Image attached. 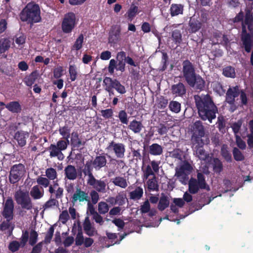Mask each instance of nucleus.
Instances as JSON below:
<instances>
[{"instance_id": "a878e982", "label": "nucleus", "mask_w": 253, "mask_h": 253, "mask_svg": "<svg viewBox=\"0 0 253 253\" xmlns=\"http://www.w3.org/2000/svg\"><path fill=\"white\" fill-rule=\"evenodd\" d=\"M106 164V159L103 156L96 157L93 162V166L96 169H99L104 167Z\"/></svg>"}, {"instance_id": "b1692460", "label": "nucleus", "mask_w": 253, "mask_h": 253, "mask_svg": "<svg viewBox=\"0 0 253 253\" xmlns=\"http://www.w3.org/2000/svg\"><path fill=\"white\" fill-rule=\"evenodd\" d=\"M5 107L13 113H18L21 111V106L17 101H12L5 105Z\"/></svg>"}, {"instance_id": "2eb2a0df", "label": "nucleus", "mask_w": 253, "mask_h": 253, "mask_svg": "<svg viewBox=\"0 0 253 253\" xmlns=\"http://www.w3.org/2000/svg\"><path fill=\"white\" fill-rule=\"evenodd\" d=\"M239 94V90L237 86L230 87L226 93V100L227 102L230 104H233L235 101V98L237 97Z\"/></svg>"}, {"instance_id": "79ce46f5", "label": "nucleus", "mask_w": 253, "mask_h": 253, "mask_svg": "<svg viewBox=\"0 0 253 253\" xmlns=\"http://www.w3.org/2000/svg\"><path fill=\"white\" fill-rule=\"evenodd\" d=\"M109 210L108 204L104 202H101L98 204V210L100 214L107 213Z\"/></svg>"}, {"instance_id": "a19ab883", "label": "nucleus", "mask_w": 253, "mask_h": 253, "mask_svg": "<svg viewBox=\"0 0 253 253\" xmlns=\"http://www.w3.org/2000/svg\"><path fill=\"white\" fill-rule=\"evenodd\" d=\"M169 108L171 111L177 113L180 111L181 105L179 102L172 101L169 103Z\"/></svg>"}, {"instance_id": "1a4fd4ad", "label": "nucleus", "mask_w": 253, "mask_h": 253, "mask_svg": "<svg viewBox=\"0 0 253 253\" xmlns=\"http://www.w3.org/2000/svg\"><path fill=\"white\" fill-rule=\"evenodd\" d=\"M205 135L204 126L201 122L196 121L193 126V134L192 137V143H199L204 145L202 137Z\"/></svg>"}, {"instance_id": "a18cd8bd", "label": "nucleus", "mask_w": 253, "mask_h": 253, "mask_svg": "<svg viewBox=\"0 0 253 253\" xmlns=\"http://www.w3.org/2000/svg\"><path fill=\"white\" fill-rule=\"evenodd\" d=\"M84 41V36L81 34L79 36L78 38L76 40L75 43L73 46V49H76L78 50L80 49L83 45V42Z\"/></svg>"}, {"instance_id": "20e7f679", "label": "nucleus", "mask_w": 253, "mask_h": 253, "mask_svg": "<svg viewBox=\"0 0 253 253\" xmlns=\"http://www.w3.org/2000/svg\"><path fill=\"white\" fill-rule=\"evenodd\" d=\"M201 189L208 191L210 190L209 186L206 182L204 175L198 171L197 179L192 177L188 181V191L192 194H195Z\"/></svg>"}, {"instance_id": "39448f33", "label": "nucleus", "mask_w": 253, "mask_h": 253, "mask_svg": "<svg viewBox=\"0 0 253 253\" xmlns=\"http://www.w3.org/2000/svg\"><path fill=\"white\" fill-rule=\"evenodd\" d=\"M192 166L187 161L182 162L175 168V176L183 184H186L188 180V175L192 171Z\"/></svg>"}, {"instance_id": "f03ea898", "label": "nucleus", "mask_w": 253, "mask_h": 253, "mask_svg": "<svg viewBox=\"0 0 253 253\" xmlns=\"http://www.w3.org/2000/svg\"><path fill=\"white\" fill-rule=\"evenodd\" d=\"M21 20L28 23L33 24L41 22V10L39 6L34 3H28L20 14Z\"/></svg>"}, {"instance_id": "c03bdc74", "label": "nucleus", "mask_w": 253, "mask_h": 253, "mask_svg": "<svg viewBox=\"0 0 253 253\" xmlns=\"http://www.w3.org/2000/svg\"><path fill=\"white\" fill-rule=\"evenodd\" d=\"M138 12V7L135 5H131L127 13L129 19H132Z\"/></svg>"}, {"instance_id": "bb28decb", "label": "nucleus", "mask_w": 253, "mask_h": 253, "mask_svg": "<svg viewBox=\"0 0 253 253\" xmlns=\"http://www.w3.org/2000/svg\"><path fill=\"white\" fill-rule=\"evenodd\" d=\"M121 30L119 28H115L109 33V42L111 43L115 42L120 39Z\"/></svg>"}, {"instance_id": "aec40b11", "label": "nucleus", "mask_w": 253, "mask_h": 253, "mask_svg": "<svg viewBox=\"0 0 253 253\" xmlns=\"http://www.w3.org/2000/svg\"><path fill=\"white\" fill-rule=\"evenodd\" d=\"M84 229L89 236H93L96 233V231L92 226L89 217H86L83 224Z\"/></svg>"}, {"instance_id": "774afa93", "label": "nucleus", "mask_w": 253, "mask_h": 253, "mask_svg": "<svg viewBox=\"0 0 253 253\" xmlns=\"http://www.w3.org/2000/svg\"><path fill=\"white\" fill-rule=\"evenodd\" d=\"M91 213L93 214V218L96 222L100 224H102V223L103 222V220L101 215H100L99 214H98V213L94 211H91Z\"/></svg>"}, {"instance_id": "a211bd4d", "label": "nucleus", "mask_w": 253, "mask_h": 253, "mask_svg": "<svg viewBox=\"0 0 253 253\" xmlns=\"http://www.w3.org/2000/svg\"><path fill=\"white\" fill-rule=\"evenodd\" d=\"M88 198L87 193L82 191L81 189H77L72 197V202L75 203L77 201L83 202L87 201Z\"/></svg>"}, {"instance_id": "473e14b6", "label": "nucleus", "mask_w": 253, "mask_h": 253, "mask_svg": "<svg viewBox=\"0 0 253 253\" xmlns=\"http://www.w3.org/2000/svg\"><path fill=\"white\" fill-rule=\"evenodd\" d=\"M169 204L168 198L166 196H162L160 199L158 208L159 210L162 211L167 208Z\"/></svg>"}, {"instance_id": "c85d7f7f", "label": "nucleus", "mask_w": 253, "mask_h": 253, "mask_svg": "<svg viewBox=\"0 0 253 253\" xmlns=\"http://www.w3.org/2000/svg\"><path fill=\"white\" fill-rule=\"evenodd\" d=\"M49 150L50 151V156L51 157L58 156L59 159L62 160L63 159V155L61 153V151L54 144L50 145Z\"/></svg>"}, {"instance_id": "864d4df0", "label": "nucleus", "mask_w": 253, "mask_h": 253, "mask_svg": "<svg viewBox=\"0 0 253 253\" xmlns=\"http://www.w3.org/2000/svg\"><path fill=\"white\" fill-rule=\"evenodd\" d=\"M118 117L121 121V122L124 124H127L128 123V119H127V115L126 113L124 111H120L119 113Z\"/></svg>"}, {"instance_id": "4c0bfd02", "label": "nucleus", "mask_w": 253, "mask_h": 253, "mask_svg": "<svg viewBox=\"0 0 253 253\" xmlns=\"http://www.w3.org/2000/svg\"><path fill=\"white\" fill-rule=\"evenodd\" d=\"M115 80H113L109 77H105L103 80V86L105 90H110V88H113Z\"/></svg>"}, {"instance_id": "412c9836", "label": "nucleus", "mask_w": 253, "mask_h": 253, "mask_svg": "<svg viewBox=\"0 0 253 253\" xmlns=\"http://www.w3.org/2000/svg\"><path fill=\"white\" fill-rule=\"evenodd\" d=\"M189 25L190 27L189 30L190 32L196 33L201 28L202 23L198 20L194 18H191Z\"/></svg>"}, {"instance_id": "e2e57ef3", "label": "nucleus", "mask_w": 253, "mask_h": 253, "mask_svg": "<svg viewBox=\"0 0 253 253\" xmlns=\"http://www.w3.org/2000/svg\"><path fill=\"white\" fill-rule=\"evenodd\" d=\"M58 202L54 199H51L46 202L44 206L45 209L50 208L53 206H56Z\"/></svg>"}, {"instance_id": "6ab92c4d", "label": "nucleus", "mask_w": 253, "mask_h": 253, "mask_svg": "<svg viewBox=\"0 0 253 253\" xmlns=\"http://www.w3.org/2000/svg\"><path fill=\"white\" fill-rule=\"evenodd\" d=\"M185 205V202L182 198H175L172 200L170 205V210L174 213L178 212V208H182Z\"/></svg>"}, {"instance_id": "58836bf2", "label": "nucleus", "mask_w": 253, "mask_h": 253, "mask_svg": "<svg viewBox=\"0 0 253 253\" xmlns=\"http://www.w3.org/2000/svg\"><path fill=\"white\" fill-rule=\"evenodd\" d=\"M223 74L226 77L234 78L235 77L234 68L231 66L225 67L223 70Z\"/></svg>"}, {"instance_id": "338daca9", "label": "nucleus", "mask_w": 253, "mask_h": 253, "mask_svg": "<svg viewBox=\"0 0 253 253\" xmlns=\"http://www.w3.org/2000/svg\"><path fill=\"white\" fill-rule=\"evenodd\" d=\"M19 246L20 245L18 242L13 241L9 244V249L11 252H14L18 250Z\"/></svg>"}, {"instance_id": "0eeeda50", "label": "nucleus", "mask_w": 253, "mask_h": 253, "mask_svg": "<svg viewBox=\"0 0 253 253\" xmlns=\"http://www.w3.org/2000/svg\"><path fill=\"white\" fill-rule=\"evenodd\" d=\"M76 18L73 12H68L64 15L62 22V30L65 33L71 32L76 25Z\"/></svg>"}, {"instance_id": "49530a36", "label": "nucleus", "mask_w": 253, "mask_h": 253, "mask_svg": "<svg viewBox=\"0 0 253 253\" xmlns=\"http://www.w3.org/2000/svg\"><path fill=\"white\" fill-rule=\"evenodd\" d=\"M37 182L39 185L41 186V188H46L49 186L50 183L47 178L42 176H40L37 179Z\"/></svg>"}, {"instance_id": "4be33fe9", "label": "nucleus", "mask_w": 253, "mask_h": 253, "mask_svg": "<svg viewBox=\"0 0 253 253\" xmlns=\"http://www.w3.org/2000/svg\"><path fill=\"white\" fill-rule=\"evenodd\" d=\"M29 137V133L25 131H19L15 135V138L17 140L19 145L23 146L26 142V139Z\"/></svg>"}, {"instance_id": "ddd939ff", "label": "nucleus", "mask_w": 253, "mask_h": 253, "mask_svg": "<svg viewBox=\"0 0 253 253\" xmlns=\"http://www.w3.org/2000/svg\"><path fill=\"white\" fill-rule=\"evenodd\" d=\"M107 150L108 152H113L117 158H122L124 156L125 147L122 143L111 142L107 147Z\"/></svg>"}, {"instance_id": "052dcab7", "label": "nucleus", "mask_w": 253, "mask_h": 253, "mask_svg": "<svg viewBox=\"0 0 253 253\" xmlns=\"http://www.w3.org/2000/svg\"><path fill=\"white\" fill-rule=\"evenodd\" d=\"M38 234L35 231H32L30 233L29 244L31 245L35 244L37 241Z\"/></svg>"}, {"instance_id": "6e6552de", "label": "nucleus", "mask_w": 253, "mask_h": 253, "mask_svg": "<svg viewBox=\"0 0 253 253\" xmlns=\"http://www.w3.org/2000/svg\"><path fill=\"white\" fill-rule=\"evenodd\" d=\"M15 199L16 202L23 208L27 210L31 209L32 204L28 192L17 191L15 194Z\"/></svg>"}, {"instance_id": "9b49d317", "label": "nucleus", "mask_w": 253, "mask_h": 253, "mask_svg": "<svg viewBox=\"0 0 253 253\" xmlns=\"http://www.w3.org/2000/svg\"><path fill=\"white\" fill-rule=\"evenodd\" d=\"M87 183L91 186L96 191L101 193L106 192V183L104 181L96 179L91 172L88 174Z\"/></svg>"}, {"instance_id": "7ed1b4c3", "label": "nucleus", "mask_w": 253, "mask_h": 253, "mask_svg": "<svg viewBox=\"0 0 253 253\" xmlns=\"http://www.w3.org/2000/svg\"><path fill=\"white\" fill-rule=\"evenodd\" d=\"M246 26H248L250 31L251 32L253 30V17L252 12L249 9L246 10L245 20L242 23V40L246 51L250 52L253 44V41L251 36L247 33Z\"/></svg>"}, {"instance_id": "5701e85b", "label": "nucleus", "mask_w": 253, "mask_h": 253, "mask_svg": "<svg viewBox=\"0 0 253 253\" xmlns=\"http://www.w3.org/2000/svg\"><path fill=\"white\" fill-rule=\"evenodd\" d=\"M44 194V191L42 188L39 187L36 185L32 187L30 191V195L34 199H39L42 197Z\"/></svg>"}, {"instance_id": "ea45409f", "label": "nucleus", "mask_w": 253, "mask_h": 253, "mask_svg": "<svg viewBox=\"0 0 253 253\" xmlns=\"http://www.w3.org/2000/svg\"><path fill=\"white\" fill-rule=\"evenodd\" d=\"M71 142L72 145L74 147H79L81 145V141L79 138L78 134L77 132H73L72 133Z\"/></svg>"}, {"instance_id": "6e6d98bb", "label": "nucleus", "mask_w": 253, "mask_h": 253, "mask_svg": "<svg viewBox=\"0 0 253 253\" xmlns=\"http://www.w3.org/2000/svg\"><path fill=\"white\" fill-rule=\"evenodd\" d=\"M69 219V215L67 210L62 211L59 215V220L63 223L65 224Z\"/></svg>"}, {"instance_id": "13d9d810", "label": "nucleus", "mask_w": 253, "mask_h": 253, "mask_svg": "<svg viewBox=\"0 0 253 253\" xmlns=\"http://www.w3.org/2000/svg\"><path fill=\"white\" fill-rule=\"evenodd\" d=\"M172 37L176 43H180L181 41V34L179 30H175L172 32Z\"/></svg>"}, {"instance_id": "4468645a", "label": "nucleus", "mask_w": 253, "mask_h": 253, "mask_svg": "<svg viewBox=\"0 0 253 253\" xmlns=\"http://www.w3.org/2000/svg\"><path fill=\"white\" fill-rule=\"evenodd\" d=\"M204 145L199 143H193V149L196 156L201 160L209 159V157L207 153L203 149Z\"/></svg>"}, {"instance_id": "37998d69", "label": "nucleus", "mask_w": 253, "mask_h": 253, "mask_svg": "<svg viewBox=\"0 0 253 253\" xmlns=\"http://www.w3.org/2000/svg\"><path fill=\"white\" fill-rule=\"evenodd\" d=\"M60 134L69 143V138L70 136V130L67 126L60 128L59 130Z\"/></svg>"}, {"instance_id": "4d7b16f0", "label": "nucleus", "mask_w": 253, "mask_h": 253, "mask_svg": "<svg viewBox=\"0 0 253 253\" xmlns=\"http://www.w3.org/2000/svg\"><path fill=\"white\" fill-rule=\"evenodd\" d=\"M233 154L234 156V159L236 161H242L244 159V156L242 155V153L239 149L236 148H235L233 151Z\"/></svg>"}, {"instance_id": "423d86ee", "label": "nucleus", "mask_w": 253, "mask_h": 253, "mask_svg": "<svg viewBox=\"0 0 253 253\" xmlns=\"http://www.w3.org/2000/svg\"><path fill=\"white\" fill-rule=\"evenodd\" d=\"M26 173L25 167L22 164L15 165L10 171L9 179L11 183H15L23 177Z\"/></svg>"}, {"instance_id": "f8f14e48", "label": "nucleus", "mask_w": 253, "mask_h": 253, "mask_svg": "<svg viewBox=\"0 0 253 253\" xmlns=\"http://www.w3.org/2000/svg\"><path fill=\"white\" fill-rule=\"evenodd\" d=\"M3 211L1 214L7 221H9L13 219L14 203L11 198H8L3 204Z\"/></svg>"}, {"instance_id": "cd10ccee", "label": "nucleus", "mask_w": 253, "mask_h": 253, "mask_svg": "<svg viewBox=\"0 0 253 253\" xmlns=\"http://www.w3.org/2000/svg\"><path fill=\"white\" fill-rule=\"evenodd\" d=\"M112 181L115 185L122 188H126L128 185L126 179L121 176H117L112 179Z\"/></svg>"}, {"instance_id": "393cba45", "label": "nucleus", "mask_w": 253, "mask_h": 253, "mask_svg": "<svg viewBox=\"0 0 253 253\" xmlns=\"http://www.w3.org/2000/svg\"><path fill=\"white\" fill-rule=\"evenodd\" d=\"M192 84L189 85L196 89L202 90L204 87L205 82L203 79L199 76H195L192 81Z\"/></svg>"}, {"instance_id": "c756f323", "label": "nucleus", "mask_w": 253, "mask_h": 253, "mask_svg": "<svg viewBox=\"0 0 253 253\" xmlns=\"http://www.w3.org/2000/svg\"><path fill=\"white\" fill-rule=\"evenodd\" d=\"M11 42L8 38H2L0 40V53H4L10 48Z\"/></svg>"}, {"instance_id": "de8ad7c7", "label": "nucleus", "mask_w": 253, "mask_h": 253, "mask_svg": "<svg viewBox=\"0 0 253 253\" xmlns=\"http://www.w3.org/2000/svg\"><path fill=\"white\" fill-rule=\"evenodd\" d=\"M213 168L214 172H220L222 169V165L220 161L218 159H214Z\"/></svg>"}, {"instance_id": "72a5a7b5", "label": "nucleus", "mask_w": 253, "mask_h": 253, "mask_svg": "<svg viewBox=\"0 0 253 253\" xmlns=\"http://www.w3.org/2000/svg\"><path fill=\"white\" fill-rule=\"evenodd\" d=\"M143 193V189L140 187H138L130 193V198L133 200L140 199L142 197Z\"/></svg>"}, {"instance_id": "f3484780", "label": "nucleus", "mask_w": 253, "mask_h": 253, "mask_svg": "<svg viewBox=\"0 0 253 253\" xmlns=\"http://www.w3.org/2000/svg\"><path fill=\"white\" fill-rule=\"evenodd\" d=\"M65 178L74 180L77 177L78 173L75 167L72 165H68L64 169Z\"/></svg>"}, {"instance_id": "2f4dec72", "label": "nucleus", "mask_w": 253, "mask_h": 253, "mask_svg": "<svg viewBox=\"0 0 253 253\" xmlns=\"http://www.w3.org/2000/svg\"><path fill=\"white\" fill-rule=\"evenodd\" d=\"M142 127L143 126L141 123L136 120H133L131 122L129 125V128L130 129L135 133L140 132L142 130Z\"/></svg>"}, {"instance_id": "dca6fc26", "label": "nucleus", "mask_w": 253, "mask_h": 253, "mask_svg": "<svg viewBox=\"0 0 253 253\" xmlns=\"http://www.w3.org/2000/svg\"><path fill=\"white\" fill-rule=\"evenodd\" d=\"M171 90L172 94L175 96H181L186 92V88L181 83L173 85L171 86Z\"/></svg>"}, {"instance_id": "bf43d9fd", "label": "nucleus", "mask_w": 253, "mask_h": 253, "mask_svg": "<svg viewBox=\"0 0 253 253\" xmlns=\"http://www.w3.org/2000/svg\"><path fill=\"white\" fill-rule=\"evenodd\" d=\"M101 115L106 119H109L112 117L113 111L111 109L102 110L101 111Z\"/></svg>"}, {"instance_id": "09e8293b", "label": "nucleus", "mask_w": 253, "mask_h": 253, "mask_svg": "<svg viewBox=\"0 0 253 253\" xmlns=\"http://www.w3.org/2000/svg\"><path fill=\"white\" fill-rule=\"evenodd\" d=\"M46 176L50 180H54L57 177L56 171L53 168H48L45 170Z\"/></svg>"}, {"instance_id": "3c124183", "label": "nucleus", "mask_w": 253, "mask_h": 253, "mask_svg": "<svg viewBox=\"0 0 253 253\" xmlns=\"http://www.w3.org/2000/svg\"><path fill=\"white\" fill-rule=\"evenodd\" d=\"M221 154L223 157L226 159L227 161H230L231 160V156L229 151H228V147L227 145H223L221 147Z\"/></svg>"}, {"instance_id": "f257e3e1", "label": "nucleus", "mask_w": 253, "mask_h": 253, "mask_svg": "<svg viewBox=\"0 0 253 253\" xmlns=\"http://www.w3.org/2000/svg\"><path fill=\"white\" fill-rule=\"evenodd\" d=\"M194 99L200 118L211 123V120L216 117L217 109L211 97L208 94L196 95Z\"/></svg>"}, {"instance_id": "69168bd1", "label": "nucleus", "mask_w": 253, "mask_h": 253, "mask_svg": "<svg viewBox=\"0 0 253 253\" xmlns=\"http://www.w3.org/2000/svg\"><path fill=\"white\" fill-rule=\"evenodd\" d=\"M160 161H152L151 162L150 165L151 168L153 169V171L156 173H158L159 170Z\"/></svg>"}, {"instance_id": "603ef678", "label": "nucleus", "mask_w": 253, "mask_h": 253, "mask_svg": "<svg viewBox=\"0 0 253 253\" xmlns=\"http://www.w3.org/2000/svg\"><path fill=\"white\" fill-rule=\"evenodd\" d=\"M150 205L149 202L147 200L143 203V204L141 205L140 211L142 213H148L150 211Z\"/></svg>"}, {"instance_id": "680f3d73", "label": "nucleus", "mask_w": 253, "mask_h": 253, "mask_svg": "<svg viewBox=\"0 0 253 253\" xmlns=\"http://www.w3.org/2000/svg\"><path fill=\"white\" fill-rule=\"evenodd\" d=\"M69 143H68L67 140H59L57 143L56 146L62 151L67 148V145Z\"/></svg>"}, {"instance_id": "0e129e2a", "label": "nucleus", "mask_w": 253, "mask_h": 253, "mask_svg": "<svg viewBox=\"0 0 253 253\" xmlns=\"http://www.w3.org/2000/svg\"><path fill=\"white\" fill-rule=\"evenodd\" d=\"M35 80V76L33 74H32L29 76L25 78L24 82L28 86H31L34 84Z\"/></svg>"}, {"instance_id": "7c9ffc66", "label": "nucleus", "mask_w": 253, "mask_h": 253, "mask_svg": "<svg viewBox=\"0 0 253 253\" xmlns=\"http://www.w3.org/2000/svg\"><path fill=\"white\" fill-rule=\"evenodd\" d=\"M170 10L171 16H176L182 14L183 6L180 4H172L171 5Z\"/></svg>"}, {"instance_id": "8fccbe9b", "label": "nucleus", "mask_w": 253, "mask_h": 253, "mask_svg": "<svg viewBox=\"0 0 253 253\" xmlns=\"http://www.w3.org/2000/svg\"><path fill=\"white\" fill-rule=\"evenodd\" d=\"M113 88H115L119 93L121 94H124L126 91L124 86L122 85L120 83L116 80H115Z\"/></svg>"}, {"instance_id": "9d476101", "label": "nucleus", "mask_w": 253, "mask_h": 253, "mask_svg": "<svg viewBox=\"0 0 253 253\" xmlns=\"http://www.w3.org/2000/svg\"><path fill=\"white\" fill-rule=\"evenodd\" d=\"M183 73L187 84H192V81L196 75L193 67L188 60H185L183 63Z\"/></svg>"}, {"instance_id": "5fc2aeb1", "label": "nucleus", "mask_w": 253, "mask_h": 253, "mask_svg": "<svg viewBox=\"0 0 253 253\" xmlns=\"http://www.w3.org/2000/svg\"><path fill=\"white\" fill-rule=\"evenodd\" d=\"M70 78L71 81L76 80L77 76V73L76 67L73 65H70L69 67Z\"/></svg>"}, {"instance_id": "c9c22d12", "label": "nucleus", "mask_w": 253, "mask_h": 253, "mask_svg": "<svg viewBox=\"0 0 253 253\" xmlns=\"http://www.w3.org/2000/svg\"><path fill=\"white\" fill-rule=\"evenodd\" d=\"M150 153L153 155H160L162 153L163 149L161 146L155 143L150 146Z\"/></svg>"}, {"instance_id": "e433bc0d", "label": "nucleus", "mask_w": 253, "mask_h": 253, "mask_svg": "<svg viewBox=\"0 0 253 253\" xmlns=\"http://www.w3.org/2000/svg\"><path fill=\"white\" fill-rule=\"evenodd\" d=\"M147 187L151 191H157L158 190V185L155 176H153L147 182Z\"/></svg>"}, {"instance_id": "f704fd0d", "label": "nucleus", "mask_w": 253, "mask_h": 253, "mask_svg": "<svg viewBox=\"0 0 253 253\" xmlns=\"http://www.w3.org/2000/svg\"><path fill=\"white\" fill-rule=\"evenodd\" d=\"M143 176L142 178L143 180H146L148 178L149 176H155L152 168L150 165H147L142 168Z\"/></svg>"}]
</instances>
